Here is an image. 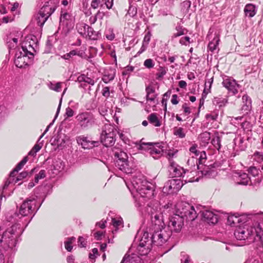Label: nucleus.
I'll use <instances>...</instances> for the list:
<instances>
[{
	"label": "nucleus",
	"mask_w": 263,
	"mask_h": 263,
	"mask_svg": "<svg viewBox=\"0 0 263 263\" xmlns=\"http://www.w3.org/2000/svg\"><path fill=\"white\" fill-rule=\"evenodd\" d=\"M148 120L151 124H153L156 127H159L161 125L160 122L155 113L151 114L148 116Z\"/></svg>",
	"instance_id": "35"
},
{
	"label": "nucleus",
	"mask_w": 263,
	"mask_h": 263,
	"mask_svg": "<svg viewBox=\"0 0 263 263\" xmlns=\"http://www.w3.org/2000/svg\"><path fill=\"white\" fill-rule=\"evenodd\" d=\"M206 159V155L205 151L201 152V153L198 158H196V164L193 165L192 169L194 171V173H196V169H200V164L204 163Z\"/></svg>",
	"instance_id": "25"
},
{
	"label": "nucleus",
	"mask_w": 263,
	"mask_h": 263,
	"mask_svg": "<svg viewBox=\"0 0 263 263\" xmlns=\"http://www.w3.org/2000/svg\"><path fill=\"white\" fill-rule=\"evenodd\" d=\"M211 139V134L209 132H205L200 134L199 136V139L203 145L209 143Z\"/></svg>",
	"instance_id": "32"
},
{
	"label": "nucleus",
	"mask_w": 263,
	"mask_h": 263,
	"mask_svg": "<svg viewBox=\"0 0 263 263\" xmlns=\"http://www.w3.org/2000/svg\"><path fill=\"white\" fill-rule=\"evenodd\" d=\"M7 115L6 108L5 106H0V121Z\"/></svg>",
	"instance_id": "58"
},
{
	"label": "nucleus",
	"mask_w": 263,
	"mask_h": 263,
	"mask_svg": "<svg viewBox=\"0 0 263 263\" xmlns=\"http://www.w3.org/2000/svg\"><path fill=\"white\" fill-rule=\"evenodd\" d=\"M44 200H42L39 206H36V200L34 198L26 199L21 204L18 212H15L12 216L14 221L16 222L14 225L17 226V233L18 236L21 235L25 228L32 219L35 213L41 206Z\"/></svg>",
	"instance_id": "3"
},
{
	"label": "nucleus",
	"mask_w": 263,
	"mask_h": 263,
	"mask_svg": "<svg viewBox=\"0 0 263 263\" xmlns=\"http://www.w3.org/2000/svg\"><path fill=\"white\" fill-rule=\"evenodd\" d=\"M104 233L101 231H97L95 233L93 234V236L98 240H100L102 239V237Z\"/></svg>",
	"instance_id": "63"
},
{
	"label": "nucleus",
	"mask_w": 263,
	"mask_h": 263,
	"mask_svg": "<svg viewBox=\"0 0 263 263\" xmlns=\"http://www.w3.org/2000/svg\"><path fill=\"white\" fill-rule=\"evenodd\" d=\"M61 85L62 83L61 82H58L55 84H53L50 82L49 85V87L50 89L53 90H54L57 92H60L61 91Z\"/></svg>",
	"instance_id": "43"
},
{
	"label": "nucleus",
	"mask_w": 263,
	"mask_h": 263,
	"mask_svg": "<svg viewBox=\"0 0 263 263\" xmlns=\"http://www.w3.org/2000/svg\"><path fill=\"white\" fill-rule=\"evenodd\" d=\"M151 36H152L151 33L149 31H148L144 36L143 43L148 45L149 43V42L150 41Z\"/></svg>",
	"instance_id": "55"
},
{
	"label": "nucleus",
	"mask_w": 263,
	"mask_h": 263,
	"mask_svg": "<svg viewBox=\"0 0 263 263\" xmlns=\"http://www.w3.org/2000/svg\"><path fill=\"white\" fill-rule=\"evenodd\" d=\"M48 18L43 14H40L39 12L36 14L35 19L37 25L41 27H42L44 25L45 23L47 21Z\"/></svg>",
	"instance_id": "34"
},
{
	"label": "nucleus",
	"mask_w": 263,
	"mask_h": 263,
	"mask_svg": "<svg viewBox=\"0 0 263 263\" xmlns=\"http://www.w3.org/2000/svg\"><path fill=\"white\" fill-rule=\"evenodd\" d=\"M158 72L156 73V79L160 80L166 73V68L164 67L160 66L158 69Z\"/></svg>",
	"instance_id": "37"
},
{
	"label": "nucleus",
	"mask_w": 263,
	"mask_h": 263,
	"mask_svg": "<svg viewBox=\"0 0 263 263\" xmlns=\"http://www.w3.org/2000/svg\"><path fill=\"white\" fill-rule=\"evenodd\" d=\"M144 190L143 192L144 193H139L140 195V201L144 200V198L151 199L154 196V189L153 184H149L146 188L144 189Z\"/></svg>",
	"instance_id": "22"
},
{
	"label": "nucleus",
	"mask_w": 263,
	"mask_h": 263,
	"mask_svg": "<svg viewBox=\"0 0 263 263\" xmlns=\"http://www.w3.org/2000/svg\"><path fill=\"white\" fill-rule=\"evenodd\" d=\"M148 199L144 198V200H142V201H140V196L138 197V199L136 200L135 202V205L139 209V210L141 211L142 210V208L145 205L146 201Z\"/></svg>",
	"instance_id": "44"
},
{
	"label": "nucleus",
	"mask_w": 263,
	"mask_h": 263,
	"mask_svg": "<svg viewBox=\"0 0 263 263\" xmlns=\"http://www.w3.org/2000/svg\"><path fill=\"white\" fill-rule=\"evenodd\" d=\"M18 225H12L3 233L0 239L1 247L4 249H12L15 247L17 243V238L18 234L17 233V226Z\"/></svg>",
	"instance_id": "6"
},
{
	"label": "nucleus",
	"mask_w": 263,
	"mask_h": 263,
	"mask_svg": "<svg viewBox=\"0 0 263 263\" xmlns=\"http://www.w3.org/2000/svg\"><path fill=\"white\" fill-rule=\"evenodd\" d=\"M213 82V78L209 79L207 81H205V84H204L205 86H204V89L203 90V93H205V94H208L209 92H210V89H211Z\"/></svg>",
	"instance_id": "39"
},
{
	"label": "nucleus",
	"mask_w": 263,
	"mask_h": 263,
	"mask_svg": "<svg viewBox=\"0 0 263 263\" xmlns=\"http://www.w3.org/2000/svg\"><path fill=\"white\" fill-rule=\"evenodd\" d=\"M252 216L254 222L238 226L234 235L237 240L247 241L248 244L253 242L254 247L260 253L263 252V213Z\"/></svg>",
	"instance_id": "1"
},
{
	"label": "nucleus",
	"mask_w": 263,
	"mask_h": 263,
	"mask_svg": "<svg viewBox=\"0 0 263 263\" xmlns=\"http://www.w3.org/2000/svg\"><path fill=\"white\" fill-rule=\"evenodd\" d=\"M149 235L150 233L148 227L146 228V231L143 232L137 247V250L141 255L147 254L151 250L153 241H152V238H151V236H149Z\"/></svg>",
	"instance_id": "8"
},
{
	"label": "nucleus",
	"mask_w": 263,
	"mask_h": 263,
	"mask_svg": "<svg viewBox=\"0 0 263 263\" xmlns=\"http://www.w3.org/2000/svg\"><path fill=\"white\" fill-rule=\"evenodd\" d=\"M27 161L28 157L26 156L17 164L15 168H14V170L10 173V176L14 177L15 175V174L22 168Z\"/></svg>",
	"instance_id": "30"
},
{
	"label": "nucleus",
	"mask_w": 263,
	"mask_h": 263,
	"mask_svg": "<svg viewBox=\"0 0 263 263\" xmlns=\"http://www.w3.org/2000/svg\"><path fill=\"white\" fill-rule=\"evenodd\" d=\"M99 15H101V19L103 18L104 16L103 13L101 12L100 10H99L97 13L93 16H91L89 18V23L90 24H95L97 21L98 17H99Z\"/></svg>",
	"instance_id": "42"
},
{
	"label": "nucleus",
	"mask_w": 263,
	"mask_h": 263,
	"mask_svg": "<svg viewBox=\"0 0 263 263\" xmlns=\"http://www.w3.org/2000/svg\"><path fill=\"white\" fill-rule=\"evenodd\" d=\"M115 76V71L114 70H110L109 71H107L104 72V74L102 78V81L105 83H107L109 82L110 81H112Z\"/></svg>",
	"instance_id": "28"
},
{
	"label": "nucleus",
	"mask_w": 263,
	"mask_h": 263,
	"mask_svg": "<svg viewBox=\"0 0 263 263\" xmlns=\"http://www.w3.org/2000/svg\"><path fill=\"white\" fill-rule=\"evenodd\" d=\"M248 216L246 215H235L232 214L228 216L227 223L231 227H238L237 224L242 223L243 224L247 222Z\"/></svg>",
	"instance_id": "17"
},
{
	"label": "nucleus",
	"mask_w": 263,
	"mask_h": 263,
	"mask_svg": "<svg viewBox=\"0 0 263 263\" xmlns=\"http://www.w3.org/2000/svg\"><path fill=\"white\" fill-rule=\"evenodd\" d=\"M250 182V178L248 174L245 173H239L237 179V184L246 185Z\"/></svg>",
	"instance_id": "26"
},
{
	"label": "nucleus",
	"mask_w": 263,
	"mask_h": 263,
	"mask_svg": "<svg viewBox=\"0 0 263 263\" xmlns=\"http://www.w3.org/2000/svg\"><path fill=\"white\" fill-rule=\"evenodd\" d=\"M157 96V94H152L151 95H149L148 97H146V100L147 101H149L153 102L155 104H157V102H156V98Z\"/></svg>",
	"instance_id": "62"
},
{
	"label": "nucleus",
	"mask_w": 263,
	"mask_h": 263,
	"mask_svg": "<svg viewBox=\"0 0 263 263\" xmlns=\"http://www.w3.org/2000/svg\"><path fill=\"white\" fill-rule=\"evenodd\" d=\"M222 84L223 87L226 88L229 92H231L234 95L237 93L238 88L240 87V85L237 83L236 80L229 77L224 78Z\"/></svg>",
	"instance_id": "18"
},
{
	"label": "nucleus",
	"mask_w": 263,
	"mask_h": 263,
	"mask_svg": "<svg viewBox=\"0 0 263 263\" xmlns=\"http://www.w3.org/2000/svg\"><path fill=\"white\" fill-rule=\"evenodd\" d=\"M202 219L209 224H215L218 222V215L209 210L200 211Z\"/></svg>",
	"instance_id": "19"
},
{
	"label": "nucleus",
	"mask_w": 263,
	"mask_h": 263,
	"mask_svg": "<svg viewBox=\"0 0 263 263\" xmlns=\"http://www.w3.org/2000/svg\"><path fill=\"white\" fill-rule=\"evenodd\" d=\"M174 134L180 138H183L185 136V134L182 127H175L174 128Z\"/></svg>",
	"instance_id": "38"
},
{
	"label": "nucleus",
	"mask_w": 263,
	"mask_h": 263,
	"mask_svg": "<svg viewBox=\"0 0 263 263\" xmlns=\"http://www.w3.org/2000/svg\"><path fill=\"white\" fill-rule=\"evenodd\" d=\"M51 4L52 3L51 2H46L39 11L40 14H43L47 16V18H49L56 9V7L52 5Z\"/></svg>",
	"instance_id": "20"
},
{
	"label": "nucleus",
	"mask_w": 263,
	"mask_h": 263,
	"mask_svg": "<svg viewBox=\"0 0 263 263\" xmlns=\"http://www.w3.org/2000/svg\"><path fill=\"white\" fill-rule=\"evenodd\" d=\"M201 174L203 176L207 178H213L216 176L217 172L215 170L214 164H211L209 165L205 164L204 168L201 171Z\"/></svg>",
	"instance_id": "21"
},
{
	"label": "nucleus",
	"mask_w": 263,
	"mask_h": 263,
	"mask_svg": "<svg viewBox=\"0 0 263 263\" xmlns=\"http://www.w3.org/2000/svg\"><path fill=\"white\" fill-rule=\"evenodd\" d=\"M102 94L104 97L108 98L110 95L109 88L107 86L103 87L102 90Z\"/></svg>",
	"instance_id": "57"
},
{
	"label": "nucleus",
	"mask_w": 263,
	"mask_h": 263,
	"mask_svg": "<svg viewBox=\"0 0 263 263\" xmlns=\"http://www.w3.org/2000/svg\"><path fill=\"white\" fill-rule=\"evenodd\" d=\"M190 38L189 36H185L181 38L179 41V42L182 45H186L187 43H189Z\"/></svg>",
	"instance_id": "61"
},
{
	"label": "nucleus",
	"mask_w": 263,
	"mask_h": 263,
	"mask_svg": "<svg viewBox=\"0 0 263 263\" xmlns=\"http://www.w3.org/2000/svg\"><path fill=\"white\" fill-rule=\"evenodd\" d=\"M112 222L113 226L116 228L115 230L112 231V233L114 234L115 233H116L117 232L118 227L121 225L122 222L121 220H117L115 218H112Z\"/></svg>",
	"instance_id": "50"
},
{
	"label": "nucleus",
	"mask_w": 263,
	"mask_h": 263,
	"mask_svg": "<svg viewBox=\"0 0 263 263\" xmlns=\"http://www.w3.org/2000/svg\"><path fill=\"white\" fill-rule=\"evenodd\" d=\"M145 211L151 216L152 223L148 230L153 245L161 246L172 235V232L165 227L162 208L158 202L153 201L147 204Z\"/></svg>",
	"instance_id": "2"
},
{
	"label": "nucleus",
	"mask_w": 263,
	"mask_h": 263,
	"mask_svg": "<svg viewBox=\"0 0 263 263\" xmlns=\"http://www.w3.org/2000/svg\"><path fill=\"white\" fill-rule=\"evenodd\" d=\"M28 175V173L26 171L22 172L16 179H15L14 183L17 182L18 181L22 180L23 178H26Z\"/></svg>",
	"instance_id": "53"
},
{
	"label": "nucleus",
	"mask_w": 263,
	"mask_h": 263,
	"mask_svg": "<svg viewBox=\"0 0 263 263\" xmlns=\"http://www.w3.org/2000/svg\"><path fill=\"white\" fill-rule=\"evenodd\" d=\"M23 51V52L21 51L16 52L15 55V65L16 67L21 68L28 66L34 58V54L31 50H29V52L25 51Z\"/></svg>",
	"instance_id": "10"
},
{
	"label": "nucleus",
	"mask_w": 263,
	"mask_h": 263,
	"mask_svg": "<svg viewBox=\"0 0 263 263\" xmlns=\"http://www.w3.org/2000/svg\"><path fill=\"white\" fill-rule=\"evenodd\" d=\"M113 151L116 167L125 173H132L134 165L132 162L128 161L127 154L120 149Z\"/></svg>",
	"instance_id": "5"
},
{
	"label": "nucleus",
	"mask_w": 263,
	"mask_h": 263,
	"mask_svg": "<svg viewBox=\"0 0 263 263\" xmlns=\"http://www.w3.org/2000/svg\"><path fill=\"white\" fill-rule=\"evenodd\" d=\"M84 29L86 31L88 36L90 40H96L99 37L100 33L95 31L93 29L87 24H84Z\"/></svg>",
	"instance_id": "24"
},
{
	"label": "nucleus",
	"mask_w": 263,
	"mask_h": 263,
	"mask_svg": "<svg viewBox=\"0 0 263 263\" xmlns=\"http://www.w3.org/2000/svg\"><path fill=\"white\" fill-rule=\"evenodd\" d=\"M244 11L247 16L250 17L254 16L256 14L255 6L252 4H247L244 9Z\"/></svg>",
	"instance_id": "29"
},
{
	"label": "nucleus",
	"mask_w": 263,
	"mask_h": 263,
	"mask_svg": "<svg viewBox=\"0 0 263 263\" xmlns=\"http://www.w3.org/2000/svg\"><path fill=\"white\" fill-rule=\"evenodd\" d=\"M77 141L84 149H91L95 146H98L99 144V141L92 140L89 137L84 135L77 137Z\"/></svg>",
	"instance_id": "14"
},
{
	"label": "nucleus",
	"mask_w": 263,
	"mask_h": 263,
	"mask_svg": "<svg viewBox=\"0 0 263 263\" xmlns=\"http://www.w3.org/2000/svg\"><path fill=\"white\" fill-rule=\"evenodd\" d=\"M183 215L180 216L179 215H175L170 219L168 227L171 229L172 231L178 233L179 232L184 224V220L182 216H185L189 220L193 221L197 217V212L193 206L185 203L184 207L180 211Z\"/></svg>",
	"instance_id": "4"
},
{
	"label": "nucleus",
	"mask_w": 263,
	"mask_h": 263,
	"mask_svg": "<svg viewBox=\"0 0 263 263\" xmlns=\"http://www.w3.org/2000/svg\"><path fill=\"white\" fill-rule=\"evenodd\" d=\"M137 10L136 7L133 6H129L127 14L131 17H134L137 14Z\"/></svg>",
	"instance_id": "48"
},
{
	"label": "nucleus",
	"mask_w": 263,
	"mask_h": 263,
	"mask_svg": "<svg viewBox=\"0 0 263 263\" xmlns=\"http://www.w3.org/2000/svg\"><path fill=\"white\" fill-rule=\"evenodd\" d=\"M212 103L214 105L218 106L219 108H221L226 106L228 103V97L225 98L221 96L215 97L212 100Z\"/></svg>",
	"instance_id": "23"
},
{
	"label": "nucleus",
	"mask_w": 263,
	"mask_h": 263,
	"mask_svg": "<svg viewBox=\"0 0 263 263\" xmlns=\"http://www.w3.org/2000/svg\"><path fill=\"white\" fill-rule=\"evenodd\" d=\"M78 125L82 129H88L95 124L96 119L93 114L90 112H83L76 117Z\"/></svg>",
	"instance_id": "9"
},
{
	"label": "nucleus",
	"mask_w": 263,
	"mask_h": 263,
	"mask_svg": "<svg viewBox=\"0 0 263 263\" xmlns=\"http://www.w3.org/2000/svg\"><path fill=\"white\" fill-rule=\"evenodd\" d=\"M62 98H61L60 100V102H59V105H58V108H57V112H56V114L55 115V117H54V119L53 120V121H52V123H50L46 127V129L45 130L44 132L42 134V135L40 137L39 139V141H40V140L41 139V138H43V137L44 136V135L49 130V129L50 128V127H51V126L53 124V122H54V120L55 119V118H57V117L58 116V115L60 112V109H61V104H62Z\"/></svg>",
	"instance_id": "33"
},
{
	"label": "nucleus",
	"mask_w": 263,
	"mask_h": 263,
	"mask_svg": "<svg viewBox=\"0 0 263 263\" xmlns=\"http://www.w3.org/2000/svg\"><path fill=\"white\" fill-rule=\"evenodd\" d=\"M46 177V172L45 170H41L39 174L36 175L34 178V182L38 183L39 179H43Z\"/></svg>",
	"instance_id": "46"
},
{
	"label": "nucleus",
	"mask_w": 263,
	"mask_h": 263,
	"mask_svg": "<svg viewBox=\"0 0 263 263\" xmlns=\"http://www.w3.org/2000/svg\"><path fill=\"white\" fill-rule=\"evenodd\" d=\"M37 39L33 35H29L25 37L24 42L22 43V48L23 51L29 52V50L31 52L35 51L34 46H36Z\"/></svg>",
	"instance_id": "15"
},
{
	"label": "nucleus",
	"mask_w": 263,
	"mask_h": 263,
	"mask_svg": "<svg viewBox=\"0 0 263 263\" xmlns=\"http://www.w3.org/2000/svg\"><path fill=\"white\" fill-rule=\"evenodd\" d=\"M99 111L102 116H105L107 114L108 110L105 106L102 105L99 107Z\"/></svg>",
	"instance_id": "56"
},
{
	"label": "nucleus",
	"mask_w": 263,
	"mask_h": 263,
	"mask_svg": "<svg viewBox=\"0 0 263 263\" xmlns=\"http://www.w3.org/2000/svg\"><path fill=\"white\" fill-rule=\"evenodd\" d=\"M254 159L258 162H260L263 160V154L261 152H256L254 153Z\"/></svg>",
	"instance_id": "49"
},
{
	"label": "nucleus",
	"mask_w": 263,
	"mask_h": 263,
	"mask_svg": "<svg viewBox=\"0 0 263 263\" xmlns=\"http://www.w3.org/2000/svg\"><path fill=\"white\" fill-rule=\"evenodd\" d=\"M252 108V104H251L250 102H248L246 104H243L241 110L244 113V114H248Z\"/></svg>",
	"instance_id": "45"
},
{
	"label": "nucleus",
	"mask_w": 263,
	"mask_h": 263,
	"mask_svg": "<svg viewBox=\"0 0 263 263\" xmlns=\"http://www.w3.org/2000/svg\"><path fill=\"white\" fill-rule=\"evenodd\" d=\"M71 15L70 13L67 12H64L61 13L60 18V23L64 24L65 21H69L71 19Z\"/></svg>",
	"instance_id": "40"
},
{
	"label": "nucleus",
	"mask_w": 263,
	"mask_h": 263,
	"mask_svg": "<svg viewBox=\"0 0 263 263\" xmlns=\"http://www.w3.org/2000/svg\"><path fill=\"white\" fill-rule=\"evenodd\" d=\"M220 41L218 35H216L214 39L209 43L208 49L212 52L216 50Z\"/></svg>",
	"instance_id": "31"
},
{
	"label": "nucleus",
	"mask_w": 263,
	"mask_h": 263,
	"mask_svg": "<svg viewBox=\"0 0 263 263\" xmlns=\"http://www.w3.org/2000/svg\"><path fill=\"white\" fill-rule=\"evenodd\" d=\"M175 30L177 32L173 33L172 35L171 39L172 41H173L176 37L185 34V32L186 31V29L183 28V26L180 24H178L176 26Z\"/></svg>",
	"instance_id": "27"
},
{
	"label": "nucleus",
	"mask_w": 263,
	"mask_h": 263,
	"mask_svg": "<svg viewBox=\"0 0 263 263\" xmlns=\"http://www.w3.org/2000/svg\"><path fill=\"white\" fill-rule=\"evenodd\" d=\"M201 153V152H199L197 150V153H194L191 159H189L187 161V164L189 165H191V168H193V165L195 164V161L196 162V158H198Z\"/></svg>",
	"instance_id": "41"
},
{
	"label": "nucleus",
	"mask_w": 263,
	"mask_h": 263,
	"mask_svg": "<svg viewBox=\"0 0 263 263\" xmlns=\"http://www.w3.org/2000/svg\"><path fill=\"white\" fill-rule=\"evenodd\" d=\"M132 183L138 193H144L143 192L144 189L146 188L149 184H153L144 179L143 177H137L133 178Z\"/></svg>",
	"instance_id": "16"
},
{
	"label": "nucleus",
	"mask_w": 263,
	"mask_h": 263,
	"mask_svg": "<svg viewBox=\"0 0 263 263\" xmlns=\"http://www.w3.org/2000/svg\"><path fill=\"white\" fill-rule=\"evenodd\" d=\"M218 114L217 112H213L212 114H207L206 115V118L208 119H211L213 121L216 120L218 117Z\"/></svg>",
	"instance_id": "54"
},
{
	"label": "nucleus",
	"mask_w": 263,
	"mask_h": 263,
	"mask_svg": "<svg viewBox=\"0 0 263 263\" xmlns=\"http://www.w3.org/2000/svg\"><path fill=\"white\" fill-rule=\"evenodd\" d=\"M117 130L110 124L104 125L101 134V143L106 147L114 145L116 141Z\"/></svg>",
	"instance_id": "7"
},
{
	"label": "nucleus",
	"mask_w": 263,
	"mask_h": 263,
	"mask_svg": "<svg viewBox=\"0 0 263 263\" xmlns=\"http://www.w3.org/2000/svg\"><path fill=\"white\" fill-rule=\"evenodd\" d=\"M183 184L180 179H174L168 181L163 187V192L166 194L176 193L182 187Z\"/></svg>",
	"instance_id": "13"
},
{
	"label": "nucleus",
	"mask_w": 263,
	"mask_h": 263,
	"mask_svg": "<svg viewBox=\"0 0 263 263\" xmlns=\"http://www.w3.org/2000/svg\"><path fill=\"white\" fill-rule=\"evenodd\" d=\"M101 3V0H92L91 2V7L93 9H97L99 7Z\"/></svg>",
	"instance_id": "59"
},
{
	"label": "nucleus",
	"mask_w": 263,
	"mask_h": 263,
	"mask_svg": "<svg viewBox=\"0 0 263 263\" xmlns=\"http://www.w3.org/2000/svg\"><path fill=\"white\" fill-rule=\"evenodd\" d=\"M249 172L253 176H256L258 174V170L255 167H251L249 169Z\"/></svg>",
	"instance_id": "60"
},
{
	"label": "nucleus",
	"mask_w": 263,
	"mask_h": 263,
	"mask_svg": "<svg viewBox=\"0 0 263 263\" xmlns=\"http://www.w3.org/2000/svg\"><path fill=\"white\" fill-rule=\"evenodd\" d=\"M221 138L218 134L212 138L211 143L213 146L217 149L219 150L221 148Z\"/></svg>",
	"instance_id": "36"
},
{
	"label": "nucleus",
	"mask_w": 263,
	"mask_h": 263,
	"mask_svg": "<svg viewBox=\"0 0 263 263\" xmlns=\"http://www.w3.org/2000/svg\"><path fill=\"white\" fill-rule=\"evenodd\" d=\"M169 162V171L173 177H183L186 173L190 174V175H188V176L194 175L195 174L194 171L192 168L189 170H184L183 167L176 164L172 159H170Z\"/></svg>",
	"instance_id": "11"
},
{
	"label": "nucleus",
	"mask_w": 263,
	"mask_h": 263,
	"mask_svg": "<svg viewBox=\"0 0 263 263\" xmlns=\"http://www.w3.org/2000/svg\"><path fill=\"white\" fill-rule=\"evenodd\" d=\"M74 115L73 110L70 107H68L66 109L65 115L67 116V117H71Z\"/></svg>",
	"instance_id": "64"
},
{
	"label": "nucleus",
	"mask_w": 263,
	"mask_h": 263,
	"mask_svg": "<svg viewBox=\"0 0 263 263\" xmlns=\"http://www.w3.org/2000/svg\"><path fill=\"white\" fill-rule=\"evenodd\" d=\"M143 65L147 68L151 69L154 67L155 63L151 59H147L144 62Z\"/></svg>",
	"instance_id": "47"
},
{
	"label": "nucleus",
	"mask_w": 263,
	"mask_h": 263,
	"mask_svg": "<svg viewBox=\"0 0 263 263\" xmlns=\"http://www.w3.org/2000/svg\"><path fill=\"white\" fill-rule=\"evenodd\" d=\"M78 246L80 247H86V241L84 237L82 236H80L78 239Z\"/></svg>",
	"instance_id": "52"
},
{
	"label": "nucleus",
	"mask_w": 263,
	"mask_h": 263,
	"mask_svg": "<svg viewBox=\"0 0 263 263\" xmlns=\"http://www.w3.org/2000/svg\"><path fill=\"white\" fill-rule=\"evenodd\" d=\"M145 91L146 92V97H148L149 95L152 94H156L155 93V88L151 85H149L146 87Z\"/></svg>",
	"instance_id": "51"
},
{
	"label": "nucleus",
	"mask_w": 263,
	"mask_h": 263,
	"mask_svg": "<svg viewBox=\"0 0 263 263\" xmlns=\"http://www.w3.org/2000/svg\"><path fill=\"white\" fill-rule=\"evenodd\" d=\"M159 145V143H155L154 146L152 143H143L140 145L139 148L141 150H147L154 159H158L163 153V149Z\"/></svg>",
	"instance_id": "12"
}]
</instances>
